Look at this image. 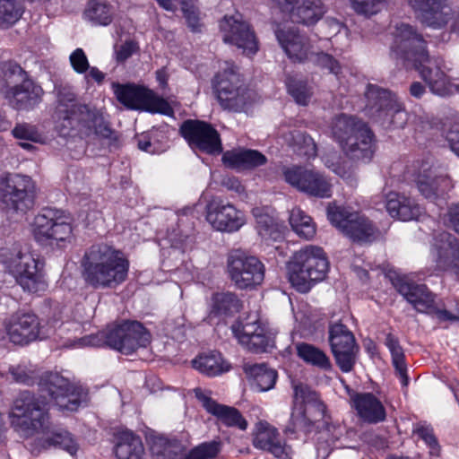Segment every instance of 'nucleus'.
<instances>
[{
    "mask_svg": "<svg viewBox=\"0 0 459 459\" xmlns=\"http://www.w3.org/2000/svg\"><path fill=\"white\" fill-rule=\"evenodd\" d=\"M328 333L331 350L356 342L353 333L341 322L331 324Z\"/></svg>",
    "mask_w": 459,
    "mask_h": 459,
    "instance_id": "nucleus-49",
    "label": "nucleus"
},
{
    "mask_svg": "<svg viewBox=\"0 0 459 459\" xmlns=\"http://www.w3.org/2000/svg\"><path fill=\"white\" fill-rule=\"evenodd\" d=\"M446 140L452 152L459 157V120L455 122L447 131Z\"/></svg>",
    "mask_w": 459,
    "mask_h": 459,
    "instance_id": "nucleus-64",
    "label": "nucleus"
},
{
    "mask_svg": "<svg viewBox=\"0 0 459 459\" xmlns=\"http://www.w3.org/2000/svg\"><path fill=\"white\" fill-rule=\"evenodd\" d=\"M9 372L13 379L17 383L30 385L32 382V371L28 370L24 366L12 367Z\"/></svg>",
    "mask_w": 459,
    "mask_h": 459,
    "instance_id": "nucleus-62",
    "label": "nucleus"
},
{
    "mask_svg": "<svg viewBox=\"0 0 459 459\" xmlns=\"http://www.w3.org/2000/svg\"><path fill=\"white\" fill-rule=\"evenodd\" d=\"M283 178L291 186L309 196L322 199L332 196L331 179L319 170L292 166L283 169Z\"/></svg>",
    "mask_w": 459,
    "mask_h": 459,
    "instance_id": "nucleus-16",
    "label": "nucleus"
},
{
    "mask_svg": "<svg viewBox=\"0 0 459 459\" xmlns=\"http://www.w3.org/2000/svg\"><path fill=\"white\" fill-rule=\"evenodd\" d=\"M34 238L41 246L65 248L74 241L72 231H34Z\"/></svg>",
    "mask_w": 459,
    "mask_h": 459,
    "instance_id": "nucleus-43",
    "label": "nucleus"
},
{
    "mask_svg": "<svg viewBox=\"0 0 459 459\" xmlns=\"http://www.w3.org/2000/svg\"><path fill=\"white\" fill-rule=\"evenodd\" d=\"M84 16L93 24L106 26L112 21V9L106 3L92 0L88 3Z\"/></svg>",
    "mask_w": 459,
    "mask_h": 459,
    "instance_id": "nucleus-45",
    "label": "nucleus"
},
{
    "mask_svg": "<svg viewBox=\"0 0 459 459\" xmlns=\"http://www.w3.org/2000/svg\"><path fill=\"white\" fill-rule=\"evenodd\" d=\"M287 89L289 93L293 97L295 101L299 105H307L312 91L307 82L290 77L287 80Z\"/></svg>",
    "mask_w": 459,
    "mask_h": 459,
    "instance_id": "nucleus-52",
    "label": "nucleus"
},
{
    "mask_svg": "<svg viewBox=\"0 0 459 459\" xmlns=\"http://www.w3.org/2000/svg\"><path fill=\"white\" fill-rule=\"evenodd\" d=\"M276 38L289 57L302 62L308 58L309 44L307 39L290 28H278Z\"/></svg>",
    "mask_w": 459,
    "mask_h": 459,
    "instance_id": "nucleus-29",
    "label": "nucleus"
},
{
    "mask_svg": "<svg viewBox=\"0 0 459 459\" xmlns=\"http://www.w3.org/2000/svg\"><path fill=\"white\" fill-rule=\"evenodd\" d=\"M416 184L420 194L433 202L443 200L451 188L450 178L430 168L423 169L418 175Z\"/></svg>",
    "mask_w": 459,
    "mask_h": 459,
    "instance_id": "nucleus-25",
    "label": "nucleus"
},
{
    "mask_svg": "<svg viewBox=\"0 0 459 459\" xmlns=\"http://www.w3.org/2000/svg\"><path fill=\"white\" fill-rule=\"evenodd\" d=\"M241 344L254 353H263L270 351L274 347V340L264 327L262 333L257 332Z\"/></svg>",
    "mask_w": 459,
    "mask_h": 459,
    "instance_id": "nucleus-50",
    "label": "nucleus"
},
{
    "mask_svg": "<svg viewBox=\"0 0 459 459\" xmlns=\"http://www.w3.org/2000/svg\"><path fill=\"white\" fill-rule=\"evenodd\" d=\"M279 7L289 11L294 22L311 25L317 22L325 13L321 0H272Z\"/></svg>",
    "mask_w": 459,
    "mask_h": 459,
    "instance_id": "nucleus-23",
    "label": "nucleus"
},
{
    "mask_svg": "<svg viewBox=\"0 0 459 459\" xmlns=\"http://www.w3.org/2000/svg\"><path fill=\"white\" fill-rule=\"evenodd\" d=\"M0 203L8 211L25 213L35 204V186L28 176L7 173L0 178Z\"/></svg>",
    "mask_w": 459,
    "mask_h": 459,
    "instance_id": "nucleus-13",
    "label": "nucleus"
},
{
    "mask_svg": "<svg viewBox=\"0 0 459 459\" xmlns=\"http://www.w3.org/2000/svg\"><path fill=\"white\" fill-rule=\"evenodd\" d=\"M44 446H58L67 451L71 455H75L79 447L78 443L71 433L65 430L54 432L51 437L44 440Z\"/></svg>",
    "mask_w": 459,
    "mask_h": 459,
    "instance_id": "nucleus-51",
    "label": "nucleus"
},
{
    "mask_svg": "<svg viewBox=\"0 0 459 459\" xmlns=\"http://www.w3.org/2000/svg\"><path fill=\"white\" fill-rule=\"evenodd\" d=\"M194 394L204 409L216 417L220 423L240 430L247 429V422L238 409L217 403L212 398L210 390L196 387L194 389Z\"/></svg>",
    "mask_w": 459,
    "mask_h": 459,
    "instance_id": "nucleus-21",
    "label": "nucleus"
},
{
    "mask_svg": "<svg viewBox=\"0 0 459 459\" xmlns=\"http://www.w3.org/2000/svg\"><path fill=\"white\" fill-rule=\"evenodd\" d=\"M206 220L213 230H239L245 223L243 213L230 204H211Z\"/></svg>",
    "mask_w": 459,
    "mask_h": 459,
    "instance_id": "nucleus-28",
    "label": "nucleus"
},
{
    "mask_svg": "<svg viewBox=\"0 0 459 459\" xmlns=\"http://www.w3.org/2000/svg\"><path fill=\"white\" fill-rule=\"evenodd\" d=\"M290 224L292 230H301L302 228H315L313 219L299 208H293L290 214Z\"/></svg>",
    "mask_w": 459,
    "mask_h": 459,
    "instance_id": "nucleus-54",
    "label": "nucleus"
},
{
    "mask_svg": "<svg viewBox=\"0 0 459 459\" xmlns=\"http://www.w3.org/2000/svg\"><path fill=\"white\" fill-rule=\"evenodd\" d=\"M139 50L138 44L134 40H126L115 47V58L117 63H124Z\"/></svg>",
    "mask_w": 459,
    "mask_h": 459,
    "instance_id": "nucleus-58",
    "label": "nucleus"
},
{
    "mask_svg": "<svg viewBox=\"0 0 459 459\" xmlns=\"http://www.w3.org/2000/svg\"><path fill=\"white\" fill-rule=\"evenodd\" d=\"M264 326L261 324L258 315H248L243 320L232 325L234 335L238 339L240 343L254 336L257 332L262 333Z\"/></svg>",
    "mask_w": 459,
    "mask_h": 459,
    "instance_id": "nucleus-44",
    "label": "nucleus"
},
{
    "mask_svg": "<svg viewBox=\"0 0 459 459\" xmlns=\"http://www.w3.org/2000/svg\"><path fill=\"white\" fill-rule=\"evenodd\" d=\"M353 10L364 16L376 14L379 11V5L385 0H350Z\"/></svg>",
    "mask_w": 459,
    "mask_h": 459,
    "instance_id": "nucleus-55",
    "label": "nucleus"
},
{
    "mask_svg": "<svg viewBox=\"0 0 459 459\" xmlns=\"http://www.w3.org/2000/svg\"><path fill=\"white\" fill-rule=\"evenodd\" d=\"M390 56L403 65L411 64L432 93L444 97L453 92V84L447 75L436 60L429 58L426 41L411 25H396L390 47Z\"/></svg>",
    "mask_w": 459,
    "mask_h": 459,
    "instance_id": "nucleus-1",
    "label": "nucleus"
},
{
    "mask_svg": "<svg viewBox=\"0 0 459 459\" xmlns=\"http://www.w3.org/2000/svg\"><path fill=\"white\" fill-rule=\"evenodd\" d=\"M80 264L85 284L94 290L116 289L126 281L129 272L124 252L104 242L89 247Z\"/></svg>",
    "mask_w": 459,
    "mask_h": 459,
    "instance_id": "nucleus-3",
    "label": "nucleus"
},
{
    "mask_svg": "<svg viewBox=\"0 0 459 459\" xmlns=\"http://www.w3.org/2000/svg\"><path fill=\"white\" fill-rule=\"evenodd\" d=\"M0 255L23 290L38 293L47 290L43 270L28 245L13 243L11 247L2 248Z\"/></svg>",
    "mask_w": 459,
    "mask_h": 459,
    "instance_id": "nucleus-6",
    "label": "nucleus"
},
{
    "mask_svg": "<svg viewBox=\"0 0 459 459\" xmlns=\"http://www.w3.org/2000/svg\"><path fill=\"white\" fill-rule=\"evenodd\" d=\"M352 243L359 246L368 245L376 240L375 231H342Z\"/></svg>",
    "mask_w": 459,
    "mask_h": 459,
    "instance_id": "nucleus-60",
    "label": "nucleus"
},
{
    "mask_svg": "<svg viewBox=\"0 0 459 459\" xmlns=\"http://www.w3.org/2000/svg\"><path fill=\"white\" fill-rule=\"evenodd\" d=\"M69 61L71 66L77 74H85L90 68L88 57L82 48H76L70 56Z\"/></svg>",
    "mask_w": 459,
    "mask_h": 459,
    "instance_id": "nucleus-56",
    "label": "nucleus"
},
{
    "mask_svg": "<svg viewBox=\"0 0 459 459\" xmlns=\"http://www.w3.org/2000/svg\"><path fill=\"white\" fill-rule=\"evenodd\" d=\"M4 83L0 93L16 109H30L41 101L44 91L15 63L3 65Z\"/></svg>",
    "mask_w": 459,
    "mask_h": 459,
    "instance_id": "nucleus-8",
    "label": "nucleus"
},
{
    "mask_svg": "<svg viewBox=\"0 0 459 459\" xmlns=\"http://www.w3.org/2000/svg\"><path fill=\"white\" fill-rule=\"evenodd\" d=\"M262 241L267 247H273L275 250L282 249L284 240L282 231H260Z\"/></svg>",
    "mask_w": 459,
    "mask_h": 459,
    "instance_id": "nucleus-61",
    "label": "nucleus"
},
{
    "mask_svg": "<svg viewBox=\"0 0 459 459\" xmlns=\"http://www.w3.org/2000/svg\"><path fill=\"white\" fill-rule=\"evenodd\" d=\"M351 403L364 421L376 424L385 420V409L373 394H355L351 396Z\"/></svg>",
    "mask_w": 459,
    "mask_h": 459,
    "instance_id": "nucleus-30",
    "label": "nucleus"
},
{
    "mask_svg": "<svg viewBox=\"0 0 459 459\" xmlns=\"http://www.w3.org/2000/svg\"><path fill=\"white\" fill-rule=\"evenodd\" d=\"M286 267L291 286L301 293H307L316 282L325 278L329 261L323 248L307 246L293 254Z\"/></svg>",
    "mask_w": 459,
    "mask_h": 459,
    "instance_id": "nucleus-4",
    "label": "nucleus"
},
{
    "mask_svg": "<svg viewBox=\"0 0 459 459\" xmlns=\"http://www.w3.org/2000/svg\"><path fill=\"white\" fill-rule=\"evenodd\" d=\"M221 448L220 441L204 442L193 448L186 459H213L218 455Z\"/></svg>",
    "mask_w": 459,
    "mask_h": 459,
    "instance_id": "nucleus-53",
    "label": "nucleus"
},
{
    "mask_svg": "<svg viewBox=\"0 0 459 459\" xmlns=\"http://www.w3.org/2000/svg\"><path fill=\"white\" fill-rule=\"evenodd\" d=\"M227 270L230 279L239 290L253 289L264 279V264L257 257L238 250L229 255Z\"/></svg>",
    "mask_w": 459,
    "mask_h": 459,
    "instance_id": "nucleus-15",
    "label": "nucleus"
},
{
    "mask_svg": "<svg viewBox=\"0 0 459 459\" xmlns=\"http://www.w3.org/2000/svg\"><path fill=\"white\" fill-rule=\"evenodd\" d=\"M48 403L24 391L14 400L12 408V424L26 436L44 431L48 426Z\"/></svg>",
    "mask_w": 459,
    "mask_h": 459,
    "instance_id": "nucleus-12",
    "label": "nucleus"
},
{
    "mask_svg": "<svg viewBox=\"0 0 459 459\" xmlns=\"http://www.w3.org/2000/svg\"><path fill=\"white\" fill-rule=\"evenodd\" d=\"M54 91L56 96L54 119L60 134L66 136L80 132L89 135L93 133L110 143L117 142V133L104 121L101 113L80 103L71 86L56 84Z\"/></svg>",
    "mask_w": 459,
    "mask_h": 459,
    "instance_id": "nucleus-2",
    "label": "nucleus"
},
{
    "mask_svg": "<svg viewBox=\"0 0 459 459\" xmlns=\"http://www.w3.org/2000/svg\"><path fill=\"white\" fill-rule=\"evenodd\" d=\"M385 344L392 355L393 365L400 377L403 385H408L407 368L403 350L399 340L391 333L386 334Z\"/></svg>",
    "mask_w": 459,
    "mask_h": 459,
    "instance_id": "nucleus-40",
    "label": "nucleus"
},
{
    "mask_svg": "<svg viewBox=\"0 0 459 459\" xmlns=\"http://www.w3.org/2000/svg\"><path fill=\"white\" fill-rule=\"evenodd\" d=\"M113 88L117 100L130 109L153 111L168 106L166 101L156 98L144 87L116 83Z\"/></svg>",
    "mask_w": 459,
    "mask_h": 459,
    "instance_id": "nucleus-19",
    "label": "nucleus"
},
{
    "mask_svg": "<svg viewBox=\"0 0 459 459\" xmlns=\"http://www.w3.org/2000/svg\"><path fill=\"white\" fill-rule=\"evenodd\" d=\"M23 13V8L17 0H0V28H10Z\"/></svg>",
    "mask_w": 459,
    "mask_h": 459,
    "instance_id": "nucleus-46",
    "label": "nucleus"
},
{
    "mask_svg": "<svg viewBox=\"0 0 459 459\" xmlns=\"http://www.w3.org/2000/svg\"><path fill=\"white\" fill-rule=\"evenodd\" d=\"M287 141L293 152L299 156L307 159L316 156V145L314 140L305 132L295 130L290 133V138Z\"/></svg>",
    "mask_w": 459,
    "mask_h": 459,
    "instance_id": "nucleus-41",
    "label": "nucleus"
},
{
    "mask_svg": "<svg viewBox=\"0 0 459 459\" xmlns=\"http://www.w3.org/2000/svg\"><path fill=\"white\" fill-rule=\"evenodd\" d=\"M266 161V157L256 150H232L222 155V162L231 169H251L262 166Z\"/></svg>",
    "mask_w": 459,
    "mask_h": 459,
    "instance_id": "nucleus-32",
    "label": "nucleus"
},
{
    "mask_svg": "<svg viewBox=\"0 0 459 459\" xmlns=\"http://www.w3.org/2000/svg\"><path fill=\"white\" fill-rule=\"evenodd\" d=\"M99 335H90L79 340L82 346H100L103 340L108 346L123 354H132L151 342V334L138 321L125 320L113 324Z\"/></svg>",
    "mask_w": 459,
    "mask_h": 459,
    "instance_id": "nucleus-7",
    "label": "nucleus"
},
{
    "mask_svg": "<svg viewBox=\"0 0 459 459\" xmlns=\"http://www.w3.org/2000/svg\"><path fill=\"white\" fill-rule=\"evenodd\" d=\"M392 284L404 299L420 313L434 315L439 322L456 319L455 315L446 309L438 308L436 305V295L425 284H417L405 276L395 274L390 276Z\"/></svg>",
    "mask_w": 459,
    "mask_h": 459,
    "instance_id": "nucleus-14",
    "label": "nucleus"
},
{
    "mask_svg": "<svg viewBox=\"0 0 459 459\" xmlns=\"http://www.w3.org/2000/svg\"><path fill=\"white\" fill-rule=\"evenodd\" d=\"M39 390L41 400L47 403H54L62 410L75 411L87 399V392L82 386L72 385L59 373L43 375L39 382Z\"/></svg>",
    "mask_w": 459,
    "mask_h": 459,
    "instance_id": "nucleus-11",
    "label": "nucleus"
},
{
    "mask_svg": "<svg viewBox=\"0 0 459 459\" xmlns=\"http://www.w3.org/2000/svg\"><path fill=\"white\" fill-rule=\"evenodd\" d=\"M221 83H224L226 90L244 87L240 75L233 63L224 61L220 66V71L213 79V89L215 92H218Z\"/></svg>",
    "mask_w": 459,
    "mask_h": 459,
    "instance_id": "nucleus-39",
    "label": "nucleus"
},
{
    "mask_svg": "<svg viewBox=\"0 0 459 459\" xmlns=\"http://www.w3.org/2000/svg\"><path fill=\"white\" fill-rule=\"evenodd\" d=\"M220 105L224 109L241 111L248 101V92L245 87L226 90L221 83L218 92H215Z\"/></svg>",
    "mask_w": 459,
    "mask_h": 459,
    "instance_id": "nucleus-36",
    "label": "nucleus"
},
{
    "mask_svg": "<svg viewBox=\"0 0 459 459\" xmlns=\"http://www.w3.org/2000/svg\"><path fill=\"white\" fill-rule=\"evenodd\" d=\"M332 133L351 160L368 162L373 158L374 135L363 121L342 114L333 120Z\"/></svg>",
    "mask_w": 459,
    "mask_h": 459,
    "instance_id": "nucleus-5",
    "label": "nucleus"
},
{
    "mask_svg": "<svg viewBox=\"0 0 459 459\" xmlns=\"http://www.w3.org/2000/svg\"><path fill=\"white\" fill-rule=\"evenodd\" d=\"M245 370L253 378V385L259 392L272 389L276 383V370L268 368L264 363L246 366Z\"/></svg>",
    "mask_w": 459,
    "mask_h": 459,
    "instance_id": "nucleus-37",
    "label": "nucleus"
},
{
    "mask_svg": "<svg viewBox=\"0 0 459 459\" xmlns=\"http://www.w3.org/2000/svg\"><path fill=\"white\" fill-rule=\"evenodd\" d=\"M256 429L253 439V444L256 448L267 451L277 458L289 457L291 448L281 440L280 434L275 428L266 422H259Z\"/></svg>",
    "mask_w": 459,
    "mask_h": 459,
    "instance_id": "nucleus-27",
    "label": "nucleus"
},
{
    "mask_svg": "<svg viewBox=\"0 0 459 459\" xmlns=\"http://www.w3.org/2000/svg\"><path fill=\"white\" fill-rule=\"evenodd\" d=\"M316 62L320 67H322L324 69H327L329 71V73L333 74L336 76L342 71V66H341L340 63L329 54H326V53L317 54Z\"/></svg>",
    "mask_w": 459,
    "mask_h": 459,
    "instance_id": "nucleus-59",
    "label": "nucleus"
},
{
    "mask_svg": "<svg viewBox=\"0 0 459 459\" xmlns=\"http://www.w3.org/2000/svg\"><path fill=\"white\" fill-rule=\"evenodd\" d=\"M331 351L335 363L342 372L348 373L353 369L359 351V347L356 342Z\"/></svg>",
    "mask_w": 459,
    "mask_h": 459,
    "instance_id": "nucleus-42",
    "label": "nucleus"
},
{
    "mask_svg": "<svg viewBox=\"0 0 459 459\" xmlns=\"http://www.w3.org/2000/svg\"><path fill=\"white\" fill-rule=\"evenodd\" d=\"M413 435H417L429 447L430 456L439 457L441 455V446L430 425L417 423L412 429Z\"/></svg>",
    "mask_w": 459,
    "mask_h": 459,
    "instance_id": "nucleus-47",
    "label": "nucleus"
},
{
    "mask_svg": "<svg viewBox=\"0 0 459 459\" xmlns=\"http://www.w3.org/2000/svg\"><path fill=\"white\" fill-rule=\"evenodd\" d=\"M385 207L391 217L403 221L417 220L421 213L415 200L398 193L387 195Z\"/></svg>",
    "mask_w": 459,
    "mask_h": 459,
    "instance_id": "nucleus-31",
    "label": "nucleus"
},
{
    "mask_svg": "<svg viewBox=\"0 0 459 459\" xmlns=\"http://www.w3.org/2000/svg\"><path fill=\"white\" fill-rule=\"evenodd\" d=\"M296 350L298 356L306 363L325 371L332 369L329 357L319 348L309 343L299 342L296 345Z\"/></svg>",
    "mask_w": 459,
    "mask_h": 459,
    "instance_id": "nucleus-38",
    "label": "nucleus"
},
{
    "mask_svg": "<svg viewBox=\"0 0 459 459\" xmlns=\"http://www.w3.org/2000/svg\"><path fill=\"white\" fill-rule=\"evenodd\" d=\"M180 133L190 146L208 154H216L222 151L219 133L206 122L186 120L180 126Z\"/></svg>",
    "mask_w": 459,
    "mask_h": 459,
    "instance_id": "nucleus-18",
    "label": "nucleus"
},
{
    "mask_svg": "<svg viewBox=\"0 0 459 459\" xmlns=\"http://www.w3.org/2000/svg\"><path fill=\"white\" fill-rule=\"evenodd\" d=\"M115 454L118 459H143L144 448L141 437L131 430L118 432Z\"/></svg>",
    "mask_w": 459,
    "mask_h": 459,
    "instance_id": "nucleus-33",
    "label": "nucleus"
},
{
    "mask_svg": "<svg viewBox=\"0 0 459 459\" xmlns=\"http://www.w3.org/2000/svg\"><path fill=\"white\" fill-rule=\"evenodd\" d=\"M416 17L434 29L445 26L453 16L452 9L443 0H407Z\"/></svg>",
    "mask_w": 459,
    "mask_h": 459,
    "instance_id": "nucleus-22",
    "label": "nucleus"
},
{
    "mask_svg": "<svg viewBox=\"0 0 459 459\" xmlns=\"http://www.w3.org/2000/svg\"><path fill=\"white\" fill-rule=\"evenodd\" d=\"M222 39L243 50L247 56L255 55L259 49V43L250 24L241 15L224 16L220 22Z\"/></svg>",
    "mask_w": 459,
    "mask_h": 459,
    "instance_id": "nucleus-17",
    "label": "nucleus"
},
{
    "mask_svg": "<svg viewBox=\"0 0 459 459\" xmlns=\"http://www.w3.org/2000/svg\"><path fill=\"white\" fill-rule=\"evenodd\" d=\"M152 459H177V452L169 444L163 446L155 444L152 447Z\"/></svg>",
    "mask_w": 459,
    "mask_h": 459,
    "instance_id": "nucleus-63",
    "label": "nucleus"
},
{
    "mask_svg": "<svg viewBox=\"0 0 459 459\" xmlns=\"http://www.w3.org/2000/svg\"><path fill=\"white\" fill-rule=\"evenodd\" d=\"M327 218L331 224L343 230H371V221L351 208L329 203L326 208Z\"/></svg>",
    "mask_w": 459,
    "mask_h": 459,
    "instance_id": "nucleus-26",
    "label": "nucleus"
},
{
    "mask_svg": "<svg viewBox=\"0 0 459 459\" xmlns=\"http://www.w3.org/2000/svg\"><path fill=\"white\" fill-rule=\"evenodd\" d=\"M74 219L70 213L62 210L44 208L35 216L33 225L35 230H52L55 227L72 229Z\"/></svg>",
    "mask_w": 459,
    "mask_h": 459,
    "instance_id": "nucleus-34",
    "label": "nucleus"
},
{
    "mask_svg": "<svg viewBox=\"0 0 459 459\" xmlns=\"http://www.w3.org/2000/svg\"><path fill=\"white\" fill-rule=\"evenodd\" d=\"M13 135L17 139L31 142H38L40 139V134L35 126L26 123L18 124L13 129Z\"/></svg>",
    "mask_w": 459,
    "mask_h": 459,
    "instance_id": "nucleus-57",
    "label": "nucleus"
},
{
    "mask_svg": "<svg viewBox=\"0 0 459 459\" xmlns=\"http://www.w3.org/2000/svg\"><path fill=\"white\" fill-rule=\"evenodd\" d=\"M293 389V408L286 431L307 435L317 429L316 423L325 417V406L307 385L295 384Z\"/></svg>",
    "mask_w": 459,
    "mask_h": 459,
    "instance_id": "nucleus-9",
    "label": "nucleus"
},
{
    "mask_svg": "<svg viewBox=\"0 0 459 459\" xmlns=\"http://www.w3.org/2000/svg\"><path fill=\"white\" fill-rule=\"evenodd\" d=\"M367 108L375 119L386 128H403L407 113L395 94L375 84H368L365 91Z\"/></svg>",
    "mask_w": 459,
    "mask_h": 459,
    "instance_id": "nucleus-10",
    "label": "nucleus"
},
{
    "mask_svg": "<svg viewBox=\"0 0 459 459\" xmlns=\"http://www.w3.org/2000/svg\"><path fill=\"white\" fill-rule=\"evenodd\" d=\"M436 267L459 271V241L449 231H436L430 248Z\"/></svg>",
    "mask_w": 459,
    "mask_h": 459,
    "instance_id": "nucleus-20",
    "label": "nucleus"
},
{
    "mask_svg": "<svg viewBox=\"0 0 459 459\" xmlns=\"http://www.w3.org/2000/svg\"><path fill=\"white\" fill-rule=\"evenodd\" d=\"M193 367L204 375L215 377L228 371L230 368L221 354L212 351L198 356L192 361Z\"/></svg>",
    "mask_w": 459,
    "mask_h": 459,
    "instance_id": "nucleus-35",
    "label": "nucleus"
},
{
    "mask_svg": "<svg viewBox=\"0 0 459 459\" xmlns=\"http://www.w3.org/2000/svg\"><path fill=\"white\" fill-rule=\"evenodd\" d=\"M238 308L239 300L234 293L221 292L212 296V312L216 315L233 313Z\"/></svg>",
    "mask_w": 459,
    "mask_h": 459,
    "instance_id": "nucleus-48",
    "label": "nucleus"
},
{
    "mask_svg": "<svg viewBox=\"0 0 459 459\" xmlns=\"http://www.w3.org/2000/svg\"><path fill=\"white\" fill-rule=\"evenodd\" d=\"M7 333L12 342L20 345L28 344L39 336L38 317L30 313H16L10 319Z\"/></svg>",
    "mask_w": 459,
    "mask_h": 459,
    "instance_id": "nucleus-24",
    "label": "nucleus"
}]
</instances>
